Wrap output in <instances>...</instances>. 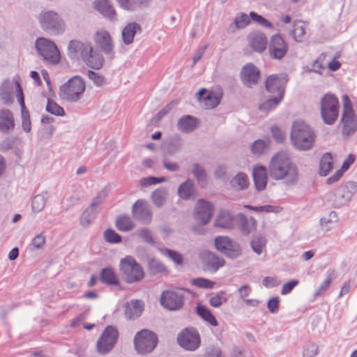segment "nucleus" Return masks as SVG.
<instances>
[{"mask_svg":"<svg viewBox=\"0 0 357 357\" xmlns=\"http://www.w3.org/2000/svg\"><path fill=\"white\" fill-rule=\"evenodd\" d=\"M268 173L273 180L282 181L288 187L296 185L300 178L297 165L282 152L272 157L268 165Z\"/></svg>","mask_w":357,"mask_h":357,"instance_id":"obj_1","label":"nucleus"},{"mask_svg":"<svg viewBox=\"0 0 357 357\" xmlns=\"http://www.w3.org/2000/svg\"><path fill=\"white\" fill-rule=\"evenodd\" d=\"M290 137L296 149L307 151L312 147L314 143L315 134L313 130L303 121H296L293 123Z\"/></svg>","mask_w":357,"mask_h":357,"instance_id":"obj_2","label":"nucleus"},{"mask_svg":"<svg viewBox=\"0 0 357 357\" xmlns=\"http://www.w3.org/2000/svg\"><path fill=\"white\" fill-rule=\"evenodd\" d=\"M40 28L52 36L63 34L66 31V24L61 15L54 10L43 9L38 16Z\"/></svg>","mask_w":357,"mask_h":357,"instance_id":"obj_3","label":"nucleus"},{"mask_svg":"<svg viewBox=\"0 0 357 357\" xmlns=\"http://www.w3.org/2000/svg\"><path fill=\"white\" fill-rule=\"evenodd\" d=\"M340 102L338 98L331 93L324 94L320 100V114L326 125H333L339 115Z\"/></svg>","mask_w":357,"mask_h":357,"instance_id":"obj_4","label":"nucleus"},{"mask_svg":"<svg viewBox=\"0 0 357 357\" xmlns=\"http://www.w3.org/2000/svg\"><path fill=\"white\" fill-rule=\"evenodd\" d=\"M119 271L123 280L128 284L137 282L144 276L142 266L132 256L121 259Z\"/></svg>","mask_w":357,"mask_h":357,"instance_id":"obj_5","label":"nucleus"},{"mask_svg":"<svg viewBox=\"0 0 357 357\" xmlns=\"http://www.w3.org/2000/svg\"><path fill=\"white\" fill-rule=\"evenodd\" d=\"M85 90V83L79 76H74L60 87L59 96L68 102H77Z\"/></svg>","mask_w":357,"mask_h":357,"instance_id":"obj_6","label":"nucleus"},{"mask_svg":"<svg viewBox=\"0 0 357 357\" xmlns=\"http://www.w3.org/2000/svg\"><path fill=\"white\" fill-rule=\"evenodd\" d=\"M343 109L340 119L344 136H350L357 131V116L355 114L352 104L347 95L342 97Z\"/></svg>","mask_w":357,"mask_h":357,"instance_id":"obj_7","label":"nucleus"},{"mask_svg":"<svg viewBox=\"0 0 357 357\" xmlns=\"http://www.w3.org/2000/svg\"><path fill=\"white\" fill-rule=\"evenodd\" d=\"M38 54L48 63L56 64L60 61V53L56 44L50 39L38 38L35 42Z\"/></svg>","mask_w":357,"mask_h":357,"instance_id":"obj_8","label":"nucleus"},{"mask_svg":"<svg viewBox=\"0 0 357 357\" xmlns=\"http://www.w3.org/2000/svg\"><path fill=\"white\" fill-rule=\"evenodd\" d=\"M156 335L146 329L138 332L134 338V345L137 352L139 354H146L151 352L157 345Z\"/></svg>","mask_w":357,"mask_h":357,"instance_id":"obj_9","label":"nucleus"},{"mask_svg":"<svg viewBox=\"0 0 357 357\" xmlns=\"http://www.w3.org/2000/svg\"><path fill=\"white\" fill-rule=\"evenodd\" d=\"M357 183L349 181L344 185H340L330 195V202L335 207H340L350 200L353 194L356 190Z\"/></svg>","mask_w":357,"mask_h":357,"instance_id":"obj_10","label":"nucleus"},{"mask_svg":"<svg viewBox=\"0 0 357 357\" xmlns=\"http://www.w3.org/2000/svg\"><path fill=\"white\" fill-rule=\"evenodd\" d=\"M119 337L117 329L112 326H107L97 342V351L100 354H106L109 352L116 343Z\"/></svg>","mask_w":357,"mask_h":357,"instance_id":"obj_11","label":"nucleus"},{"mask_svg":"<svg viewBox=\"0 0 357 357\" xmlns=\"http://www.w3.org/2000/svg\"><path fill=\"white\" fill-rule=\"evenodd\" d=\"M216 249L229 258L238 257L242 252L240 245L227 236H218L215 239Z\"/></svg>","mask_w":357,"mask_h":357,"instance_id":"obj_12","label":"nucleus"},{"mask_svg":"<svg viewBox=\"0 0 357 357\" xmlns=\"http://www.w3.org/2000/svg\"><path fill=\"white\" fill-rule=\"evenodd\" d=\"M178 344L184 349L196 350L200 345V337L197 331L193 328L182 331L177 336Z\"/></svg>","mask_w":357,"mask_h":357,"instance_id":"obj_13","label":"nucleus"},{"mask_svg":"<svg viewBox=\"0 0 357 357\" xmlns=\"http://www.w3.org/2000/svg\"><path fill=\"white\" fill-rule=\"evenodd\" d=\"M160 301L164 307L176 311L181 309L183 306L184 296L180 290H167L162 293Z\"/></svg>","mask_w":357,"mask_h":357,"instance_id":"obj_14","label":"nucleus"},{"mask_svg":"<svg viewBox=\"0 0 357 357\" xmlns=\"http://www.w3.org/2000/svg\"><path fill=\"white\" fill-rule=\"evenodd\" d=\"M91 44L90 43L82 42L79 40H72L68 43L67 54L71 60L83 61L86 54L91 50Z\"/></svg>","mask_w":357,"mask_h":357,"instance_id":"obj_15","label":"nucleus"},{"mask_svg":"<svg viewBox=\"0 0 357 357\" xmlns=\"http://www.w3.org/2000/svg\"><path fill=\"white\" fill-rule=\"evenodd\" d=\"M96 46L105 54L110 57L114 56L113 40L109 33L104 29H98L93 36Z\"/></svg>","mask_w":357,"mask_h":357,"instance_id":"obj_16","label":"nucleus"},{"mask_svg":"<svg viewBox=\"0 0 357 357\" xmlns=\"http://www.w3.org/2000/svg\"><path fill=\"white\" fill-rule=\"evenodd\" d=\"M132 215L142 224L148 225L152 220V212L146 201L138 199L132 207Z\"/></svg>","mask_w":357,"mask_h":357,"instance_id":"obj_17","label":"nucleus"},{"mask_svg":"<svg viewBox=\"0 0 357 357\" xmlns=\"http://www.w3.org/2000/svg\"><path fill=\"white\" fill-rule=\"evenodd\" d=\"M287 82V75L284 74L272 75L267 77L266 89L269 93H276V96L283 98L284 86Z\"/></svg>","mask_w":357,"mask_h":357,"instance_id":"obj_18","label":"nucleus"},{"mask_svg":"<svg viewBox=\"0 0 357 357\" xmlns=\"http://www.w3.org/2000/svg\"><path fill=\"white\" fill-rule=\"evenodd\" d=\"M287 50V44L280 36L275 35L271 37L268 52L272 59H282L286 55Z\"/></svg>","mask_w":357,"mask_h":357,"instance_id":"obj_19","label":"nucleus"},{"mask_svg":"<svg viewBox=\"0 0 357 357\" xmlns=\"http://www.w3.org/2000/svg\"><path fill=\"white\" fill-rule=\"evenodd\" d=\"M259 69L252 63H247L241 70V79L243 84L248 88L255 85L259 79Z\"/></svg>","mask_w":357,"mask_h":357,"instance_id":"obj_20","label":"nucleus"},{"mask_svg":"<svg viewBox=\"0 0 357 357\" xmlns=\"http://www.w3.org/2000/svg\"><path fill=\"white\" fill-rule=\"evenodd\" d=\"M213 211V205L205 200H199L195 208V218L202 225H206L211 220Z\"/></svg>","mask_w":357,"mask_h":357,"instance_id":"obj_21","label":"nucleus"},{"mask_svg":"<svg viewBox=\"0 0 357 357\" xmlns=\"http://www.w3.org/2000/svg\"><path fill=\"white\" fill-rule=\"evenodd\" d=\"M247 40L250 47L259 53L264 52L267 45L266 36L260 31H253L247 36Z\"/></svg>","mask_w":357,"mask_h":357,"instance_id":"obj_22","label":"nucleus"},{"mask_svg":"<svg viewBox=\"0 0 357 357\" xmlns=\"http://www.w3.org/2000/svg\"><path fill=\"white\" fill-rule=\"evenodd\" d=\"M16 86V92H17V98L18 99V102L22 108V126L23 130L28 132L31 130V121L29 119V112L25 110V105L23 96L22 89L20 86V84L18 81H15Z\"/></svg>","mask_w":357,"mask_h":357,"instance_id":"obj_23","label":"nucleus"},{"mask_svg":"<svg viewBox=\"0 0 357 357\" xmlns=\"http://www.w3.org/2000/svg\"><path fill=\"white\" fill-rule=\"evenodd\" d=\"M144 309V303L141 300H131L125 305V317L128 319H135L141 316Z\"/></svg>","mask_w":357,"mask_h":357,"instance_id":"obj_24","label":"nucleus"},{"mask_svg":"<svg viewBox=\"0 0 357 357\" xmlns=\"http://www.w3.org/2000/svg\"><path fill=\"white\" fill-rule=\"evenodd\" d=\"M142 31L141 26L136 22L127 24L121 31L122 42L125 45H130L134 42L135 36Z\"/></svg>","mask_w":357,"mask_h":357,"instance_id":"obj_25","label":"nucleus"},{"mask_svg":"<svg viewBox=\"0 0 357 357\" xmlns=\"http://www.w3.org/2000/svg\"><path fill=\"white\" fill-rule=\"evenodd\" d=\"M252 176L256 189L258 191L264 190L268 181L266 168L261 165L255 166L252 170Z\"/></svg>","mask_w":357,"mask_h":357,"instance_id":"obj_26","label":"nucleus"},{"mask_svg":"<svg viewBox=\"0 0 357 357\" xmlns=\"http://www.w3.org/2000/svg\"><path fill=\"white\" fill-rule=\"evenodd\" d=\"M198 119L191 115H183L177 121V128L179 131L185 133L193 132L197 127Z\"/></svg>","mask_w":357,"mask_h":357,"instance_id":"obj_27","label":"nucleus"},{"mask_svg":"<svg viewBox=\"0 0 357 357\" xmlns=\"http://www.w3.org/2000/svg\"><path fill=\"white\" fill-rule=\"evenodd\" d=\"M14 128L15 121L12 112L7 109H0V131L10 132Z\"/></svg>","mask_w":357,"mask_h":357,"instance_id":"obj_28","label":"nucleus"},{"mask_svg":"<svg viewBox=\"0 0 357 357\" xmlns=\"http://www.w3.org/2000/svg\"><path fill=\"white\" fill-rule=\"evenodd\" d=\"M103 61L104 59L102 55L98 52L94 50L92 45L91 46V50L89 51L83 60V62L86 66L95 70L101 68Z\"/></svg>","mask_w":357,"mask_h":357,"instance_id":"obj_29","label":"nucleus"},{"mask_svg":"<svg viewBox=\"0 0 357 357\" xmlns=\"http://www.w3.org/2000/svg\"><path fill=\"white\" fill-rule=\"evenodd\" d=\"M93 6L94 8L105 17L114 19L116 12L109 0H95Z\"/></svg>","mask_w":357,"mask_h":357,"instance_id":"obj_30","label":"nucleus"},{"mask_svg":"<svg viewBox=\"0 0 357 357\" xmlns=\"http://www.w3.org/2000/svg\"><path fill=\"white\" fill-rule=\"evenodd\" d=\"M13 82L8 79L4 80L0 86V98L6 105H10L13 102Z\"/></svg>","mask_w":357,"mask_h":357,"instance_id":"obj_31","label":"nucleus"},{"mask_svg":"<svg viewBox=\"0 0 357 357\" xmlns=\"http://www.w3.org/2000/svg\"><path fill=\"white\" fill-rule=\"evenodd\" d=\"M355 160L356 156L354 154H349L347 157L344 159L341 168L339 170H337L333 176L327 178V184L330 185L339 181L340 178L342 177L343 173L349 168V167L354 162Z\"/></svg>","mask_w":357,"mask_h":357,"instance_id":"obj_32","label":"nucleus"},{"mask_svg":"<svg viewBox=\"0 0 357 357\" xmlns=\"http://www.w3.org/2000/svg\"><path fill=\"white\" fill-rule=\"evenodd\" d=\"M183 146V142L181 135L175 134L171 136L167 142V153L169 155H174L182 150Z\"/></svg>","mask_w":357,"mask_h":357,"instance_id":"obj_33","label":"nucleus"},{"mask_svg":"<svg viewBox=\"0 0 357 357\" xmlns=\"http://www.w3.org/2000/svg\"><path fill=\"white\" fill-rule=\"evenodd\" d=\"M195 186L192 179H188L181 183L178 188V195L180 198L188 200L194 196Z\"/></svg>","mask_w":357,"mask_h":357,"instance_id":"obj_34","label":"nucleus"},{"mask_svg":"<svg viewBox=\"0 0 357 357\" xmlns=\"http://www.w3.org/2000/svg\"><path fill=\"white\" fill-rule=\"evenodd\" d=\"M214 226L222 229H231L234 227L233 217L227 211H221L214 222Z\"/></svg>","mask_w":357,"mask_h":357,"instance_id":"obj_35","label":"nucleus"},{"mask_svg":"<svg viewBox=\"0 0 357 357\" xmlns=\"http://www.w3.org/2000/svg\"><path fill=\"white\" fill-rule=\"evenodd\" d=\"M192 174L196 178L201 187L205 188L207 185V174L203 166L198 163H193L192 165Z\"/></svg>","mask_w":357,"mask_h":357,"instance_id":"obj_36","label":"nucleus"},{"mask_svg":"<svg viewBox=\"0 0 357 357\" xmlns=\"http://www.w3.org/2000/svg\"><path fill=\"white\" fill-rule=\"evenodd\" d=\"M115 225L119 231L125 232L132 230L135 227L131 218L126 215H121L117 217Z\"/></svg>","mask_w":357,"mask_h":357,"instance_id":"obj_37","label":"nucleus"},{"mask_svg":"<svg viewBox=\"0 0 357 357\" xmlns=\"http://www.w3.org/2000/svg\"><path fill=\"white\" fill-rule=\"evenodd\" d=\"M100 280L107 285H118L119 280L114 271L112 268H103L100 274Z\"/></svg>","mask_w":357,"mask_h":357,"instance_id":"obj_38","label":"nucleus"},{"mask_svg":"<svg viewBox=\"0 0 357 357\" xmlns=\"http://www.w3.org/2000/svg\"><path fill=\"white\" fill-rule=\"evenodd\" d=\"M238 219L241 231L244 234H250L252 229L255 227L256 221L252 217L248 218L244 214L239 213L238 215Z\"/></svg>","mask_w":357,"mask_h":357,"instance_id":"obj_39","label":"nucleus"},{"mask_svg":"<svg viewBox=\"0 0 357 357\" xmlns=\"http://www.w3.org/2000/svg\"><path fill=\"white\" fill-rule=\"evenodd\" d=\"M197 313L202 319L208 322L211 326H217L218 325L215 317L206 306L198 304L197 307Z\"/></svg>","mask_w":357,"mask_h":357,"instance_id":"obj_40","label":"nucleus"},{"mask_svg":"<svg viewBox=\"0 0 357 357\" xmlns=\"http://www.w3.org/2000/svg\"><path fill=\"white\" fill-rule=\"evenodd\" d=\"M333 158L331 153H324L319 162V174L321 176H326L332 169Z\"/></svg>","mask_w":357,"mask_h":357,"instance_id":"obj_41","label":"nucleus"},{"mask_svg":"<svg viewBox=\"0 0 357 357\" xmlns=\"http://www.w3.org/2000/svg\"><path fill=\"white\" fill-rule=\"evenodd\" d=\"M98 211L96 208L89 206L82 213L79 218L80 225L83 227H88L95 220Z\"/></svg>","mask_w":357,"mask_h":357,"instance_id":"obj_42","label":"nucleus"},{"mask_svg":"<svg viewBox=\"0 0 357 357\" xmlns=\"http://www.w3.org/2000/svg\"><path fill=\"white\" fill-rule=\"evenodd\" d=\"M167 196V190L165 188H160L152 192L151 199L155 206L161 207L166 202Z\"/></svg>","mask_w":357,"mask_h":357,"instance_id":"obj_43","label":"nucleus"},{"mask_svg":"<svg viewBox=\"0 0 357 357\" xmlns=\"http://www.w3.org/2000/svg\"><path fill=\"white\" fill-rule=\"evenodd\" d=\"M47 198V193H41L34 196L31 202L32 211L34 213L41 212L45 206Z\"/></svg>","mask_w":357,"mask_h":357,"instance_id":"obj_44","label":"nucleus"},{"mask_svg":"<svg viewBox=\"0 0 357 357\" xmlns=\"http://www.w3.org/2000/svg\"><path fill=\"white\" fill-rule=\"evenodd\" d=\"M231 184L238 190H245L248 186L249 179L245 174L239 172L231 180Z\"/></svg>","mask_w":357,"mask_h":357,"instance_id":"obj_45","label":"nucleus"},{"mask_svg":"<svg viewBox=\"0 0 357 357\" xmlns=\"http://www.w3.org/2000/svg\"><path fill=\"white\" fill-rule=\"evenodd\" d=\"M250 243L252 250L258 255H260L265 250L266 240L265 237L258 235L253 237Z\"/></svg>","mask_w":357,"mask_h":357,"instance_id":"obj_46","label":"nucleus"},{"mask_svg":"<svg viewBox=\"0 0 357 357\" xmlns=\"http://www.w3.org/2000/svg\"><path fill=\"white\" fill-rule=\"evenodd\" d=\"M250 22V18L246 14H241L235 17L234 22L229 26V29L231 32H235L236 29H244Z\"/></svg>","mask_w":357,"mask_h":357,"instance_id":"obj_47","label":"nucleus"},{"mask_svg":"<svg viewBox=\"0 0 357 357\" xmlns=\"http://www.w3.org/2000/svg\"><path fill=\"white\" fill-rule=\"evenodd\" d=\"M81 196L79 192L73 191L62 202V207L66 211L75 205L77 204L80 200Z\"/></svg>","mask_w":357,"mask_h":357,"instance_id":"obj_48","label":"nucleus"},{"mask_svg":"<svg viewBox=\"0 0 357 357\" xmlns=\"http://www.w3.org/2000/svg\"><path fill=\"white\" fill-rule=\"evenodd\" d=\"M225 260L222 257L216 256L215 254L209 253L207 257V265L208 269L212 271H217L219 268L223 266Z\"/></svg>","mask_w":357,"mask_h":357,"instance_id":"obj_49","label":"nucleus"},{"mask_svg":"<svg viewBox=\"0 0 357 357\" xmlns=\"http://www.w3.org/2000/svg\"><path fill=\"white\" fill-rule=\"evenodd\" d=\"M305 34V24L302 21H297L294 24V29L292 30V36L294 40L297 42L303 40Z\"/></svg>","mask_w":357,"mask_h":357,"instance_id":"obj_50","label":"nucleus"},{"mask_svg":"<svg viewBox=\"0 0 357 357\" xmlns=\"http://www.w3.org/2000/svg\"><path fill=\"white\" fill-rule=\"evenodd\" d=\"M268 145V140L257 139L252 144L251 151L254 155L260 156L264 153Z\"/></svg>","mask_w":357,"mask_h":357,"instance_id":"obj_51","label":"nucleus"},{"mask_svg":"<svg viewBox=\"0 0 357 357\" xmlns=\"http://www.w3.org/2000/svg\"><path fill=\"white\" fill-rule=\"evenodd\" d=\"M46 243V234L44 231H41L40 234L36 235L32 240L30 245V250L31 251L38 250H41L44 248Z\"/></svg>","mask_w":357,"mask_h":357,"instance_id":"obj_52","label":"nucleus"},{"mask_svg":"<svg viewBox=\"0 0 357 357\" xmlns=\"http://www.w3.org/2000/svg\"><path fill=\"white\" fill-rule=\"evenodd\" d=\"M222 96L210 93L203 98V100L206 102V107L207 109H213L216 107L220 102Z\"/></svg>","mask_w":357,"mask_h":357,"instance_id":"obj_53","label":"nucleus"},{"mask_svg":"<svg viewBox=\"0 0 357 357\" xmlns=\"http://www.w3.org/2000/svg\"><path fill=\"white\" fill-rule=\"evenodd\" d=\"M45 110L55 116H63L65 114L63 109L55 102L48 100L45 107Z\"/></svg>","mask_w":357,"mask_h":357,"instance_id":"obj_54","label":"nucleus"},{"mask_svg":"<svg viewBox=\"0 0 357 357\" xmlns=\"http://www.w3.org/2000/svg\"><path fill=\"white\" fill-rule=\"evenodd\" d=\"M20 143V139L17 137H10L5 139L0 144L1 151H8Z\"/></svg>","mask_w":357,"mask_h":357,"instance_id":"obj_55","label":"nucleus"},{"mask_svg":"<svg viewBox=\"0 0 357 357\" xmlns=\"http://www.w3.org/2000/svg\"><path fill=\"white\" fill-rule=\"evenodd\" d=\"M105 240L110 243H119L121 242L122 238L114 230L107 229L104 232Z\"/></svg>","mask_w":357,"mask_h":357,"instance_id":"obj_56","label":"nucleus"},{"mask_svg":"<svg viewBox=\"0 0 357 357\" xmlns=\"http://www.w3.org/2000/svg\"><path fill=\"white\" fill-rule=\"evenodd\" d=\"M283 98L275 96L268 99L265 102L259 106V109L263 111H269L278 105Z\"/></svg>","mask_w":357,"mask_h":357,"instance_id":"obj_57","label":"nucleus"},{"mask_svg":"<svg viewBox=\"0 0 357 357\" xmlns=\"http://www.w3.org/2000/svg\"><path fill=\"white\" fill-rule=\"evenodd\" d=\"M166 181L165 177H155V176H148L142 178L139 180V184L143 187H147L152 185H155L159 183H162Z\"/></svg>","mask_w":357,"mask_h":357,"instance_id":"obj_58","label":"nucleus"},{"mask_svg":"<svg viewBox=\"0 0 357 357\" xmlns=\"http://www.w3.org/2000/svg\"><path fill=\"white\" fill-rule=\"evenodd\" d=\"M137 234L146 243L151 245L155 244V241L152 236L151 231L149 229L146 228L139 229L137 231Z\"/></svg>","mask_w":357,"mask_h":357,"instance_id":"obj_59","label":"nucleus"},{"mask_svg":"<svg viewBox=\"0 0 357 357\" xmlns=\"http://www.w3.org/2000/svg\"><path fill=\"white\" fill-rule=\"evenodd\" d=\"M191 284L204 289H212L215 285L214 282L202 278H197L192 280Z\"/></svg>","mask_w":357,"mask_h":357,"instance_id":"obj_60","label":"nucleus"},{"mask_svg":"<svg viewBox=\"0 0 357 357\" xmlns=\"http://www.w3.org/2000/svg\"><path fill=\"white\" fill-rule=\"evenodd\" d=\"M250 17L254 22H257L259 24H260L263 27L269 28V29L273 27L272 24L269 21H268L263 16L258 15L257 13H256L253 11L250 13Z\"/></svg>","mask_w":357,"mask_h":357,"instance_id":"obj_61","label":"nucleus"},{"mask_svg":"<svg viewBox=\"0 0 357 357\" xmlns=\"http://www.w3.org/2000/svg\"><path fill=\"white\" fill-rule=\"evenodd\" d=\"M318 354V346L314 343L306 344L303 349V357H314Z\"/></svg>","mask_w":357,"mask_h":357,"instance_id":"obj_62","label":"nucleus"},{"mask_svg":"<svg viewBox=\"0 0 357 357\" xmlns=\"http://www.w3.org/2000/svg\"><path fill=\"white\" fill-rule=\"evenodd\" d=\"M87 76L90 80L97 86H102L105 84V79L103 76L92 70H88Z\"/></svg>","mask_w":357,"mask_h":357,"instance_id":"obj_63","label":"nucleus"},{"mask_svg":"<svg viewBox=\"0 0 357 357\" xmlns=\"http://www.w3.org/2000/svg\"><path fill=\"white\" fill-rule=\"evenodd\" d=\"M163 254L169 257L177 265H181L183 263V257L178 252L165 249L163 250Z\"/></svg>","mask_w":357,"mask_h":357,"instance_id":"obj_64","label":"nucleus"}]
</instances>
